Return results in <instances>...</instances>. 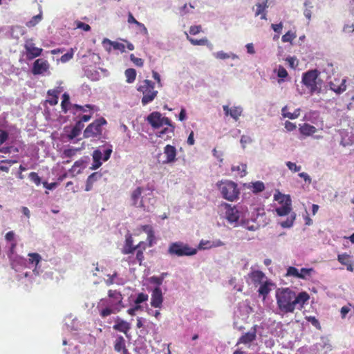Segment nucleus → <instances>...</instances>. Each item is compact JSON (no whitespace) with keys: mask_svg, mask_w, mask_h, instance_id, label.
Wrapping results in <instances>:
<instances>
[{"mask_svg":"<svg viewBox=\"0 0 354 354\" xmlns=\"http://www.w3.org/2000/svg\"><path fill=\"white\" fill-rule=\"evenodd\" d=\"M252 142V139L250 136H242L241 138V143L243 148L245 147L246 144Z\"/></svg>","mask_w":354,"mask_h":354,"instance_id":"nucleus-62","label":"nucleus"},{"mask_svg":"<svg viewBox=\"0 0 354 354\" xmlns=\"http://www.w3.org/2000/svg\"><path fill=\"white\" fill-rule=\"evenodd\" d=\"M147 121L154 129L160 128L165 124H170L171 120L163 117L159 112L155 111L147 116Z\"/></svg>","mask_w":354,"mask_h":354,"instance_id":"nucleus-8","label":"nucleus"},{"mask_svg":"<svg viewBox=\"0 0 354 354\" xmlns=\"http://www.w3.org/2000/svg\"><path fill=\"white\" fill-rule=\"evenodd\" d=\"M314 272V269L310 268H303L300 270H299V274L301 277H299L298 279H307L308 277H310L312 274V273Z\"/></svg>","mask_w":354,"mask_h":354,"instance_id":"nucleus-40","label":"nucleus"},{"mask_svg":"<svg viewBox=\"0 0 354 354\" xmlns=\"http://www.w3.org/2000/svg\"><path fill=\"white\" fill-rule=\"evenodd\" d=\"M103 160L102 153L100 150L96 149L93 153V164L91 167V169H96L102 165L101 160Z\"/></svg>","mask_w":354,"mask_h":354,"instance_id":"nucleus-28","label":"nucleus"},{"mask_svg":"<svg viewBox=\"0 0 354 354\" xmlns=\"http://www.w3.org/2000/svg\"><path fill=\"white\" fill-rule=\"evenodd\" d=\"M141 229L143 232H145L147 235L151 234L154 232L153 227L150 225H144L141 226Z\"/></svg>","mask_w":354,"mask_h":354,"instance_id":"nucleus-60","label":"nucleus"},{"mask_svg":"<svg viewBox=\"0 0 354 354\" xmlns=\"http://www.w3.org/2000/svg\"><path fill=\"white\" fill-rule=\"evenodd\" d=\"M286 276L294 277L295 278H298L299 277H300L299 274V270L293 266H290L288 268Z\"/></svg>","mask_w":354,"mask_h":354,"instance_id":"nucleus-45","label":"nucleus"},{"mask_svg":"<svg viewBox=\"0 0 354 354\" xmlns=\"http://www.w3.org/2000/svg\"><path fill=\"white\" fill-rule=\"evenodd\" d=\"M295 219V214L293 213L289 218H288L286 221H282L281 223V226L282 227L286 228V227H290L294 223V221Z\"/></svg>","mask_w":354,"mask_h":354,"instance_id":"nucleus-44","label":"nucleus"},{"mask_svg":"<svg viewBox=\"0 0 354 354\" xmlns=\"http://www.w3.org/2000/svg\"><path fill=\"white\" fill-rule=\"evenodd\" d=\"M167 252L175 257L192 256L196 254L197 250L189 247L187 243L177 241L169 245Z\"/></svg>","mask_w":354,"mask_h":354,"instance_id":"nucleus-5","label":"nucleus"},{"mask_svg":"<svg viewBox=\"0 0 354 354\" xmlns=\"http://www.w3.org/2000/svg\"><path fill=\"white\" fill-rule=\"evenodd\" d=\"M62 88L57 87L55 89L48 90L47 94L49 97V99L47 100V102L51 105L54 106L57 104L58 103V95L62 92Z\"/></svg>","mask_w":354,"mask_h":354,"instance_id":"nucleus-26","label":"nucleus"},{"mask_svg":"<svg viewBox=\"0 0 354 354\" xmlns=\"http://www.w3.org/2000/svg\"><path fill=\"white\" fill-rule=\"evenodd\" d=\"M8 138V133L0 129V145L4 143Z\"/></svg>","mask_w":354,"mask_h":354,"instance_id":"nucleus-58","label":"nucleus"},{"mask_svg":"<svg viewBox=\"0 0 354 354\" xmlns=\"http://www.w3.org/2000/svg\"><path fill=\"white\" fill-rule=\"evenodd\" d=\"M187 39L194 46H212V44L209 43V40L204 37L200 39H196L191 37L187 33L185 32Z\"/></svg>","mask_w":354,"mask_h":354,"instance_id":"nucleus-31","label":"nucleus"},{"mask_svg":"<svg viewBox=\"0 0 354 354\" xmlns=\"http://www.w3.org/2000/svg\"><path fill=\"white\" fill-rule=\"evenodd\" d=\"M144 187H137L131 193V201L133 206L146 210V206L144 203L145 195H143Z\"/></svg>","mask_w":354,"mask_h":354,"instance_id":"nucleus-9","label":"nucleus"},{"mask_svg":"<svg viewBox=\"0 0 354 354\" xmlns=\"http://www.w3.org/2000/svg\"><path fill=\"white\" fill-rule=\"evenodd\" d=\"M299 114H300L299 109L295 110L294 113H290V112L286 111V107H283L282 109V115L284 118H288L289 119L293 120V119L297 118L299 116Z\"/></svg>","mask_w":354,"mask_h":354,"instance_id":"nucleus-38","label":"nucleus"},{"mask_svg":"<svg viewBox=\"0 0 354 354\" xmlns=\"http://www.w3.org/2000/svg\"><path fill=\"white\" fill-rule=\"evenodd\" d=\"M224 245V243L219 239L213 241L202 239L198 244V249L207 250L212 248L221 247Z\"/></svg>","mask_w":354,"mask_h":354,"instance_id":"nucleus-22","label":"nucleus"},{"mask_svg":"<svg viewBox=\"0 0 354 354\" xmlns=\"http://www.w3.org/2000/svg\"><path fill=\"white\" fill-rule=\"evenodd\" d=\"M277 303L279 309L283 313H293L298 306L301 309L309 300L310 296L306 292H301L298 295L288 288L279 289L276 293Z\"/></svg>","mask_w":354,"mask_h":354,"instance_id":"nucleus-1","label":"nucleus"},{"mask_svg":"<svg viewBox=\"0 0 354 354\" xmlns=\"http://www.w3.org/2000/svg\"><path fill=\"white\" fill-rule=\"evenodd\" d=\"M280 203L282 204L280 207L276 208L277 214L280 216L289 214L292 210L291 200L290 197L287 196H283L282 200L280 201Z\"/></svg>","mask_w":354,"mask_h":354,"instance_id":"nucleus-13","label":"nucleus"},{"mask_svg":"<svg viewBox=\"0 0 354 354\" xmlns=\"http://www.w3.org/2000/svg\"><path fill=\"white\" fill-rule=\"evenodd\" d=\"M70 104V96L67 93H64L62 95V101L61 103L62 109L64 113H66L68 110Z\"/></svg>","mask_w":354,"mask_h":354,"instance_id":"nucleus-41","label":"nucleus"},{"mask_svg":"<svg viewBox=\"0 0 354 354\" xmlns=\"http://www.w3.org/2000/svg\"><path fill=\"white\" fill-rule=\"evenodd\" d=\"M246 165L241 164L240 165L232 166L231 169L232 171H238L241 174V176H244L246 174Z\"/></svg>","mask_w":354,"mask_h":354,"instance_id":"nucleus-43","label":"nucleus"},{"mask_svg":"<svg viewBox=\"0 0 354 354\" xmlns=\"http://www.w3.org/2000/svg\"><path fill=\"white\" fill-rule=\"evenodd\" d=\"M108 297L110 299L109 302L107 300L102 299L99 303V306L108 304V306L100 310V315L102 318H105L111 314L118 313L124 307L122 302L123 297L120 291L109 290L108 291Z\"/></svg>","mask_w":354,"mask_h":354,"instance_id":"nucleus-2","label":"nucleus"},{"mask_svg":"<svg viewBox=\"0 0 354 354\" xmlns=\"http://www.w3.org/2000/svg\"><path fill=\"white\" fill-rule=\"evenodd\" d=\"M108 277L109 278L105 281V283L107 286H110L115 283V280L118 277V274L115 272L113 274H109Z\"/></svg>","mask_w":354,"mask_h":354,"instance_id":"nucleus-56","label":"nucleus"},{"mask_svg":"<svg viewBox=\"0 0 354 354\" xmlns=\"http://www.w3.org/2000/svg\"><path fill=\"white\" fill-rule=\"evenodd\" d=\"M317 129L316 128L307 123H304L299 127V131L301 134L308 136H310L316 132Z\"/></svg>","mask_w":354,"mask_h":354,"instance_id":"nucleus-32","label":"nucleus"},{"mask_svg":"<svg viewBox=\"0 0 354 354\" xmlns=\"http://www.w3.org/2000/svg\"><path fill=\"white\" fill-rule=\"evenodd\" d=\"M286 166L288 167V168L294 172L299 171L301 169V166H299V165L298 166L295 163L292 162L290 161L286 162Z\"/></svg>","mask_w":354,"mask_h":354,"instance_id":"nucleus-53","label":"nucleus"},{"mask_svg":"<svg viewBox=\"0 0 354 354\" xmlns=\"http://www.w3.org/2000/svg\"><path fill=\"white\" fill-rule=\"evenodd\" d=\"M83 124L80 122H77L75 125L72 128L71 132L68 134L67 137L68 140H72L77 137L82 131Z\"/></svg>","mask_w":354,"mask_h":354,"instance_id":"nucleus-33","label":"nucleus"},{"mask_svg":"<svg viewBox=\"0 0 354 354\" xmlns=\"http://www.w3.org/2000/svg\"><path fill=\"white\" fill-rule=\"evenodd\" d=\"M133 240L131 235H129L126 237L124 245L122 249V253L124 254H133L136 248L137 245H133Z\"/></svg>","mask_w":354,"mask_h":354,"instance_id":"nucleus-24","label":"nucleus"},{"mask_svg":"<svg viewBox=\"0 0 354 354\" xmlns=\"http://www.w3.org/2000/svg\"><path fill=\"white\" fill-rule=\"evenodd\" d=\"M268 0H265L263 3H258L256 4L257 10L255 11V16L261 15V19H266V9L268 7Z\"/></svg>","mask_w":354,"mask_h":354,"instance_id":"nucleus-30","label":"nucleus"},{"mask_svg":"<svg viewBox=\"0 0 354 354\" xmlns=\"http://www.w3.org/2000/svg\"><path fill=\"white\" fill-rule=\"evenodd\" d=\"M148 295L140 292L138 295L134 303L135 304L140 305L141 303L147 301L148 300Z\"/></svg>","mask_w":354,"mask_h":354,"instance_id":"nucleus-50","label":"nucleus"},{"mask_svg":"<svg viewBox=\"0 0 354 354\" xmlns=\"http://www.w3.org/2000/svg\"><path fill=\"white\" fill-rule=\"evenodd\" d=\"M202 31V26L201 25L192 26L189 28V32L192 35H196Z\"/></svg>","mask_w":354,"mask_h":354,"instance_id":"nucleus-54","label":"nucleus"},{"mask_svg":"<svg viewBox=\"0 0 354 354\" xmlns=\"http://www.w3.org/2000/svg\"><path fill=\"white\" fill-rule=\"evenodd\" d=\"M337 261L346 267V270L350 272L354 270V261L352 257L347 253H342L337 255Z\"/></svg>","mask_w":354,"mask_h":354,"instance_id":"nucleus-16","label":"nucleus"},{"mask_svg":"<svg viewBox=\"0 0 354 354\" xmlns=\"http://www.w3.org/2000/svg\"><path fill=\"white\" fill-rule=\"evenodd\" d=\"M256 337H257L256 326H254L252 328V330L244 333L239 339L237 344H247L251 343L256 339Z\"/></svg>","mask_w":354,"mask_h":354,"instance_id":"nucleus-20","label":"nucleus"},{"mask_svg":"<svg viewBox=\"0 0 354 354\" xmlns=\"http://www.w3.org/2000/svg\"><path fill=\"white\" fill-rule=\"evenodd\" d=\"M43 19L42 12H40L39 14L33 16L26 23V26L28 28H32L38 24Z\"/></svg>","mask_w":354,"mask_h":354,"instance_id":"nucleus-36","label":"nucleus"},{"mask_svg":"<svg viewBox=\"0 0 354 354\" xmlns=\"http://www.w3.org/2000/svg\"><path fill=\"white\" fill-rule=\"evenodd\" d=\"M113 328L115 330L124 333L127 336V333L131 328V325L129 322L120 318H117L115 320V324L113 325Z\"/></svg>","mask_w":354,"mask_h":354,"instance_id":"nucleus-23","label":"nucleus"},{"mask_svg":"<svg viewBox=\"0 0 354 354\" xmlns=\"http://www.w3.org/2000/svg\"><path fill=\"white\" fill-rule=\"evenodd\" d=\"M163 301L162 292L160 287H156L151 294V306L160 308Z\"/></svg>","mask_w":354,"mask_h":354,"instance_id":"nucleus-15","label":"nucleus"},{"mask_svg":"<svg viewBox=\"0 0 354 354\" xmlns=\"http://www.w3.org/2000/svg\"><path fill=\"white\" fill-rule=\"evenodd\" d=\"M101 177L102 174L99 172H94L92 173L90 176H88L86 183L85 191H91L93 188L94 183L100 179Z\"/></svg>","mask_w":354,"mask_h":354,"instance_id":"nucleus-27","label":"nucleus"},{"mask_svg":"<svg viewBox=\"0 0 354 354\" xmlns=\"http://www.w3.org/2000/svg\"><path fill=\"white\" fill-rule=\"evenodd\" d=\"M140 309H141V306L140 305L136 304L135 306H133V308L128 309L127 313L129 315L133 316L136 315V312Z\"/></svg>","mask_w":354,"mask_h":354,"instance_id":"nucleus-64","label":"nucleus"},{"mask_svg":"<svg viewBox=\"0 0 354 354\" xmlns=\"http://www.w3.org/2000/svg\"><path fill=\"white\" fill-rule=\"evenodd\" d=\"M30 263H35L37 266L41 260V256L38 253H29L28 254Z\"/></svg>","mask_w":354,"mask_h":354,"instance_id":"nucleus-42","label":"nucleus"},{"mask_svg":"<svg viewBox=\"0 0 354 354\" xmlns=\"http://www.w3.org/2000/svg\"><path fill=\"white\" fill-rule=\"evenodd\" d=\"M30 180L33 182L37 186H39L41 183V178L39 176L38 174L36 172H30L28 175Z\"/></svg>","mask_w":354,"mask_h":354,"instance_id":"nucleus-48","label":"nucleus"},{"mask_svg":"<svg viewBox=\"0 0 354 354\" xmlns=\"http://www.w3.org/2000/svg\"><path fill=\"white\" fill-rule=\"evenodd\" d=\"M295 37V33L290 30L282 36L281 40L283 42H291Z\"/></svg>","mask_w":354,"mask_h":354,"instance_id":"nucleus-46","label":"nucleus"},{"mask_svg":"<svg viewBox=\"0 0 354 354\" xmlns=\"http://www.w3.org/2000/svg\"><path fill=\"white\" fill-rule=\"evenodd\" d=\"M330 88L336 93H342L346 89V80L342 79L341 81L335 80L330 82Z\"/></svg>","mask_w":354,"mask_h":354,"instance_id":"nucleus-25","label":"nucleus"},{"mask_svg":"<svg viewBox=\"0 0 354 354\" xmlns=\"http://www.w3.org/2000/svg\"><path fill=\"white\" fill-rule=\"evenodd\" d=\"M250 188L252 189V191L254 193H259L265 189V185L261 181H256L252 183V185L250 186Z\"/></svg>","mask_w":354,"mask_h":354,"instance_id":"nucleus-39","label":"nucleus"},{"mask_svg":"<svg viewBox=\"0 0 354 354\" xmlns=\"http://www.w3.org/2000/svg\"><path fill=\"white\" fill-rule=\"evenodd\" d=\"M248 278L255 286L260 285L266 279L265 274L261 270H252L248 274Z\"/></svg>","mask_w":354,"mask_h":354,"instance_id":"nucleus-17","label":"nucleus"},{"mask_svg":"<svg viewBox=\"0 0 354 354\" xmlns=\"http://www.w3.org/2000/svg\"><path fill=\"white\" fill-rule=\"evenodd\" d=\"M146 249L147 243L144 241H140L138 244H137V248L136 250V257L133 258L131 257H129L126 261L131 265L138 263L140 266H141L142 264V261L145 259L144 252L146 250Z\"/></svg>","mask_w":354,"mask_h":354,"instance_id":"nucleus-11","label":"nucleus"},{"mask_svg":"<svg viewBox=\"0 0 354 354\" xmlns=\"http://www.w3.org/2000/svg\"><path fill=\"white\" fill-rule=\"evenodd\" d=\"M318 75L317 70H311L303 74L302 82L309 89L310 94L317 91Z\"/></svg>","mask_w":354,"mask_h":354,"instance_id":"nucleus-7","label":"nucleus"},{"mask_svg":"<svg viewBox=\"0 0 354 354\" xmlns=\"http://www.w3.org/2000/svg\"><path fill=\"white\" fill-rule=\"evenodd\" d=\"M147 245L149 248L152 247L156 243V236H155L154 232L151 234L147 235Z\"/></svg>","mask_w":354,"mask_h":354,"instance_id":"nucleus-57","label":"nucleus"},{"mask_svg":"<svg viewBox=\"0 0 354 354\" xmlns=\"http://www.w3.org/2000/svg\"><path fill=\"white\" fill-rule=\"evenodd\" d=\"M306 319H307L308 322H310L311 324L313 326H314L316 328H317V329L321 328V325L319 324V322L315 317L308 316V317H306Z\"/></svg>","mask_w":354,"mask_h":354,"instance_id":"nucleus-51","label":"nucleus"},{"mask_svg":"<svg viewBox=\"0 0 354 354\" xmlns=\"http://www.w3.org/2000/svg\"><path fill=\"white\" fill-rule=\"evenodd\" d=\"M130 59L137 66L142 67L144 64L143 59L141 58L136 57L133 54L130 55Z\"/></svg>","mask_w":354,"mask_h":354,"instance_id":"nucleus-52","label":"nucleus"},{"mask_svg":"<svg viewBox=\"0 0 354 354\" xmlns=\"http://www.w3.org/2000/svg\"><path fill=\"white\" fill-rule=\"evenodd\" d=\"M125 347V340L124 337L121 335L118 336L114 342V350L116 352H121Z\"/></svg>","mask_w":354,"mask_h":354,"instance_id":"nucleus-35","label":"nucleus"},{"mask_svg":"<svg viewBox=\"0 0 354 354\" xmlns=\"http://www.w3.org/2000/svg\"><path fill=\"white\" fill-rule=\"evenodd\" d=\"M277 75L281 78H284L288 76V72L284 67L279 66L277 72Z\"/></svg>","mask_w":354,"mask_h":354,"instance_id":"nucleus-59","label":"nucleus"},{"mask_svg":"<svg viewBox=\"0 0 354 354\" xmlns=\"http://www.w3.org/2000/svg\"><path fill=\"white\" fill-rule=\"evenodd\" d=\"M105 124L106 121L104 118L95 120L86 128L84 137L86 138L100 137L102 133V127Z\"/></svg>","mask_w":354,"mask_h":354,"instance_id":"nucleus-6","label":"nucleus"},{"mask_svg":"<svg viewBox=\"0 0 354 354\" xmlns=\"http://www.w3.org/2000/svg\"><path fill=\"white\" fill-rule=\"evenodd\" d=\"M137 90L143 95L141 100L143 106L151 102L156 97L158 93V91L155 90V84L149 80L141 82Z\"/></svg>","mask_w":354,"mask_h":354,"instance_id":"nucleus-4","label":"nucleus"},{"mask_svg":"<svg viewBox=\"0 0 354 354\" xmlns=\"http://www.w3.org/2000/svg\"><path fill=\"white\" fill-rule=\"evenodd\" d=\"M260 287L258 290V292L260 295H262L265 299L266 296L270 293L271 288L270 286L273 285L270 281L266 280L260 284Z\"/></svg>","mask_w":354,"mask_h":354,"instance_id":"nucleus-29","label":"nucleus"},{"mask_svg":"<svg viewBox=\"0 0 354 354\" xmlns=\"http://www.w3.org/2000/svg\"><path fill=\"white\" fill-rule=\"evenodd\" d=\"M164 153L166 156L165 163H171L175 162L176 160V149L174 146L167 145L164 148Z\"/></svg>","mask_w":354,"mask_h":354,"instance_id":"nucleus-19","label":"nucleus"},{"mask_svg":"<svg viewBox=\"0 0 354 354\" xmlns=\"http://www.w3.org/2000/svg\"><path fill=\"white\" fill-rule=\"evenodd\" d=\"M74 52H75L74 49L71 48L66 53H65L64 55H63L61 57V58H60L61 62L63 63L68 62L70 59H71L73 58Z\"/></svg>","mask_w":354,"mask_h":354,"instance_id":"nucleus-49","label":"nucleus"},{"mask_svg":"<svg viewBox=\"0 0 354 354\" xmlns=\"http://www.w3.org/2000/svg\"><path fill=\"white\" fill-rule=\"evenodd\" d=\"M214 57L218 59H226L230 57V55L228 53H226L223 51H218L214 53Z\"/></svg>","mask_w":354,"mask_h":354,"instance_id":"nucleus-55","label":"nucleus"},{"mask_svg":"<svg viewBox=\"0 0 354 354\" xmlns=\"http://www.w3.org/2000/svg\"><path fill=\"white\" fill-rule=\"evenodd\" d=\"M124 75L127 83H133L136 78V71L134 68H128L125 71Z\"/></svg>","mask_w":354,"mask_h":354,"instance_id":"nucleus-37","label":"nucleus"},{"mask_svg":"<svg viewBox=\"0 0 354 354\" xmlns=\"http://www.w3.org/2000/svg\"><path fill=\"white\" fill-rule=\"evenodd\" d=\"M223 109L225 115H230L236 121L239 120L242 114V108L241 106H233L230 109L227 105H224Z\"/></svg>","mask_w":354,"mask_h":354,"instance_id":"nucleus-21","label":"nucleus"},{"mask_svg":"<svg viewBox=\"0 0 354 354\" xmlns=\"http://www.w3.org/2000/svg\"><path fill=\"white\" fill-rule=\"evenodd\" d=\"M102 44H109V45H111L113 47V48L114 50H118L121 53L125 52V45L124 44L120 43L118 41H113L107 38H105L103 39Z\"/></svg>","mask_w":354,"mask_h":354,"instance_id":"nucleus-34","label":"nucleus"},{"mask_svg":"<svg viewBox=\"0 0 354 354\" xmlns=\"http://www.w3.org/2000/svg\"><path fill=\"white\" fill-rule=\"evenodd\" d=\"M49 68L50 64L48 62L44 59L39 58L34 62L31 72L35 75H41L47 72Z\"/></svg>","mask_w":354,"mask_h":354,"instance_id":"nucleus-12","label":"nucleus"},{"mask_svg":"<svg viewBox=\"0 0 354 354\" xmlns=\"http://www.w3.org/2000/svg\"><path fill=\"white\" fill-rule=\"evenodd\" d=\"M163 280H164L163 277H152L151 278V281L153 283H156L158 286L162 283Z\"/></svg>","mask_w":354,"mask_h":354,"instance_id":"nucleus-63","label":"nucleus"},{"mask_svg":"<svg viewBox=\"0 0 354 354\" xmlns=\"http://www.w3.org/2000/svg\"><path fill=\"white\" fill-rule=\"evenodd\" d=\"M77 28L84 30V31H89L91 30V26L82 21H78L77 23Z\"/></svg>","mask_w":354,"mask_h":354,"instance_id":"nucleus-61","label":"nucleus"},{"mask_svg":"<svg viewBox=\"0 0 354 354\" xmlns=\"http://www.w3.org/2000/svg\"><path fill=\"white\" fill-rule=\"evenodd\" d=\"M166 125L167 126V127L164 128L157 133V136L159 138L165 140H169L174 136L175 129V126L171 122H170V124Z\"/></svg>","mask_w":354,"mask_h":354,"instance_id":"nucleus-18","label":"nucleus"},{"mask_svg":"<svg viewBox=\"0 0 354 354\" xmlns=\"http://www.w3.org/2000/svg\"><path fill=\"white\" fill-rule=\"evenodd\" d=\"M24 48L26 53V58L28 60H32L39 57L43 52V49L41 48L35 46L32 39H28L25 41Z\"/></svg>","mask_w":354,"mask_h":354,"instance_id":"nucleus-10","label":"nucleus"},{"mask_svg":"<svg viewBox=\"0 0 354 354\" xmlns=\"http://www.w3.org/2000/svg\"><path fill=\"white\" fill-rule=\"evenodd\" d=\"M224 206L225 208V217L227 220L231 223L237 222L240 217V212L236 207H232L231 205L227 203H225Z\"/></svg>","mask_w":354,"mask_h":354,"instance_id":"nucleus-14","label":"nucleus"},{"mask_svg":"<svg viewBox=\"0 0 354 354\" xmlns=\"http://www.w3.org/2000/svg\"><path fill=\"white\" fill-rule=\"evenodd\" d=\"M79 150H80V149H76V148L66 149L63 151V157L71 158V157L74 156Z\"/></svg>","mask_w":354,"mask_h":354,"instance_id":"nucleus-47","label":"nucleus"},{"mask_svg":"<svg viewBox=\"0 0 354 354\" xmlns=\"http://www.w3.org/2000/svg\"><path fill=\"white\" fill-rule=\"evenodd\" d=\"M216 186L223 198L232 202L239 198L240 190L236 183L227 180H221L216 183Z\"/></svg>","mask_w":354,"mask_h":354,"instance_id":"nucleus-3","label":"nucleus"}]
</instances>
